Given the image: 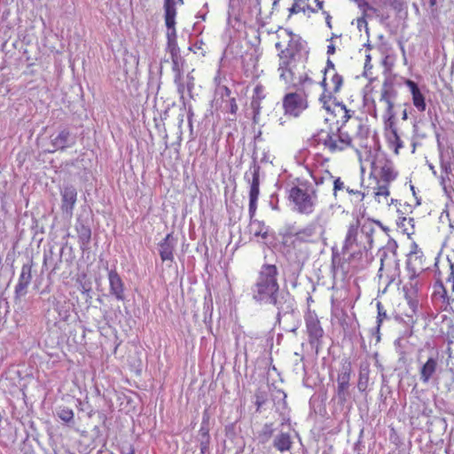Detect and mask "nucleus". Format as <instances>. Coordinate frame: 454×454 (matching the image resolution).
<instances>
[{
    "mask_svg": "<svg viewBox=\"0 0 454 454\" xmlns=\"http://www.w3.org/2000/svg\"><path fill=\"white\" fill-rule=\"evenodd\" d=\"M378 227H381L379 221L372 218L356 219L348 225L344 239L342 251L348 255L349 263L362 266L368 261L369 251L373 246V236Z\"/></svg>",
    "mask_w": 454,
    "mask_h": 454,
    "instance_id": "obj_1",
    "label": "nucleus"
},
{
    "mask_svg": "<svg viewBox=\"0 0 454 454\" xmlns=\"http://www.w3.org/2000/svg\"><path fill=\"white\" fill-rule=\"evenodd\" d=\"M275 48L278 51L279 80L284 83L295 82V59L300 54L302 44L291 31L282 28L277 31Z\"/></svg>",
    "mask_w": 454,
    "mask_h": 454,
    "instance_id": "obj_2",
    "label": "nucleus"
},
{
    "mask_svg": "<svg viewBox=\"0 0 454 454\" xmlns=\"http://www.w3.org/2000/svg\"><path fill=\"white\" fill-rule=\"evenodd\" d=\"M278 270L274 264H263L253 286V299L258 302L269 301L278 309V315L292 309L293 303L278 299Z\"/></svg>",
    "mask_w": 454,
    "mask_h": 454,
    "instance_id": "obj_3",
    "label": "nucleus"
},
{
    "mask_svg": "<svg viewBox=\"0 0 454 454\" xmlns=\"http://www.w3.org/2000/svg\"><path fill=\"white\" fill-rule=\"evenodd\" d=\"M397 176L398 172L392 160L384 155L375 156L371 163L369 180H372L376 184L372 187V195L378 203H388L389 184L395 180Z\"/></svg>",
    "mask_w": 454,
    "mask_h": 454,
    "instance_id": "obj_4",
    "label": "nucleus"
},
{
    "mask_svg": "<svg viewBox=\"0 0 454 454\" xmlns=\"http://www.w3.org/2000/svg\"><path fill=\"white\" fill-rule=\"evenodd\" d=\"M324 234L323 226L317 221L309 223L295 232H287L283 237V245L288 253H294L295 257L308 255L306 245L316 244Z\"/></svg>",
    "mask_w": 454,
    "mask_h": 454,
    "instance_id": "obj_5",
    "label": "nucleus"
},
{
    "mask_svg": "<svg viewBox=\"0 0 454 454\" xmlns=\"http://www.w3.org/2000/svg\"><path fill=\"white\" fill-rule=\"evenodd\" d=\"M312 145L322 146L330 154H339L353 148V139L341 127L335 130L321 129L312 137Z\"/></svg>",
    "mask_w": 454,
    "mask_h": 454,
    "instance_id": "obj_6",
    "label": "nucleus"
},
{
    "mask_svg": "<svg viewBox=\"0 0 454 454\" xmlns=\"http://www.w3.org/2000/svg\"><path fill=\"white\" fill-rule=\"evenodd\" d=\"M323 74L322 80L318 82L322 87V93L319 96V102L326 111L331 108V104L335 101L344 84L343 76L337 71L335 65L331 59H327L325 67L320 69Z\"/></svg>",
    "mask_w": 454,
    "mask_h": 454,
    "instance_id": "obj_7",
    "label": "nucleus"
},
{
    "mask_svg": "<svg viewBox=\"0 0 454 454\" xmlns=\"http://www.w3.org/2000/svg\"><path fill=\"white\" fill-rule=\"evenodd\" d=\"M317 199V192L306 184L292 186L287 193V200L293 205V209L306 215L314 212Z\"/></svg>",
    "mask_w": 454,
    "mask_h": 454,
    "instance_id": "obj_8",
    "label": "nucleus"
},
{
    "mask_svg": "<svg viewBox=\"0 0 454 454\" xmlns=\"http://www.w3.org/2000/svg\"><path fill=\"white\" fill-rule=\"evenodd\" d=\"M435 266V278L434 295L438 296L446 305H450L454 299L450 298L444 287L443 282L451 284V291L454 292V265L450 260L438 261Z\"/></svg>",
    "mask_w": 454,
    "mask_h": 454,
    "instance_id": "obj_9",
    "label": "nucleus"
},
{
    "mask_svg": "<svg viewBox=\"0 0 454 454\" xmlns=\"http://www.w3.org/2000/svg\"><path fill=\"white\" fill-rule=\"evenodd\" d=\"M282 107L286 115L297 118L309 107L307 95L299 91L288 92L282 98Z\"/></svg>",
    "mask_w": 454,
    "mask_h": 454,
    "instance_id": "obj_10",
    "label": "nucleus"
},
{
    "mask_svg": "<svg viewBox=\"0 0 454 454\" xmlns=\"http://www.w3.org/2000/svg\"><path fill=\"white\" fill-rule=\"evenodd\" d=\"M419 302V300H412L403 297L394 309L395 317L408 325H414L418 320Z\"/></svg>",
    "mask_w": 454,
    "mask_h": 454,
    "instance_id": "obj_11",
    "label": "nucleus"
},
{
    "mask_svg": "<svg viewBox=\"0 0 454 454\" xmlns=\"http://www.w3.org/2000/svg\"><path fill=\"white\" fill-rule=\"evenodd\" d=\"M304 320L309 343L311 346L318 347L322 343L325 332L317 313L314 310L309 309L304 316Z\"/></svg>",
    "mask_w": 454,
    "mask_h": 454,
    "instance_id": "obj_12",
    "label": "nucleus"
},
{
    "mask_svg": "<svg viewBox=\"0 0 454 454\" xmlns=\"http://www.w3.org/2000/svg\"><path fill=\"white\" fill-rule=\"evenodd\" d=\"M333 106H331V108L328 112H332L334 116L337 118L336 122L340 124V127L342 128L348 121L352 120L356 122H357V125L360 129V131H365V133L368 132V129L364 127L362 125V121L356 117H354L355 112L352 110H349L346 107V106L342 103H335L334 101L332 102Z\"/></svg>",
    "mask_w": 454,
    "mask_h": 454,
    "instance_id": "obj_13",
    "label": "nucleus"
},
{
    "mask_svg": "<svg viewBox=\"0 0 454 454\" xmlns=\"http://www.w3.org/2000/svg\"><path fill=\"white\" fill-rule=\"evenodd\" d=\"M424 262L425 257L421 249L415 242H413L411 245L406 263L408 274H416L419 276V274L426 270Z\"/></svg>",
    "mask_w": 454,
    "mask_h": 454,
    "instance_id": "obj_14",
    "label": "nucleus"
},
{
    "mask_svg": "<svg viewBox=\"0 0 454 454\" xmlns=\"http://www.w3.org/2000/svg\"><path fill=\"white\" fill-rule=\"evenodd\" d=\"M380 101H383L386 104V111L382 116L384 132L397 130L395 113L394 111V103L390 98L388 90H384L381 92Z\"/></svg>",
    "mask_w": 454,
    "mask_h": 454,
    "instance_id": "obj_15",
    "label": "nucleus"
},
{
    "mask_svg": "<svg viewBox=\"0 0 454 454\" xmlns=\"http://www.w3.org/2000/svg\"><path fill=\"white\" fill-rule=\"evenodd\" d=\"M419 275L409 274L408 280L403 286V297L412 300H419L418 294L422 282Z\"/></svg>",
    "mask_w": 454,
    "mask_h": 454,
    "instance_id": "obj_16",
    "label": "nucleus"
},
{
    "mask_svg": "<svg viewBox=\"0 0 454 454\" xmlns=\"http://www.w3.org/2000/svg\"><path fill=\"white\" fill-rule=\"evenodd\" d=\"M61 198L62 211L71 215L77 200V192L75 188L73 186L65 187L61 192Z\"/></svg>",
    "mask_w": 454,
    "mask_h": 454,
    "instance_id": "obj_17",
    "label": "nucleus"
},
{
    "mask_svg": "<svg viewBox=\"0 0 454 454\" xmlns=\"http://www.w3.org/2000/svg\"><path fill=\"white\" fill-rule=\"evenodd\" d=\"M110 293L114 295L118 301L124 300V284L116 270H110L108 273Z\"/></svg>",
    "mask_w": 454,
    "mask_h": 454,
    "instance_id": "obj_18",
    "label": "nucleus"
},
{
    "mask_svg": "<svg viewBox=\"0 0 454 454\" xmlns=\"http://www.w3.org/2000/svg\"><path fill=\"white\" fill-rule=\"evenodd\" d=\"M405 85L411 90L413 106L419 112H425L427 108L425 96L421 93L418 84L415 82L408 79L405 81Z\"/></svg>",
    "mask_w": 454,
    "mask_h": 454,
    "instance_id": "obj_19",
    "label": "nucleus"
},
{
    "mask_svg": "<svg viewBox=\"0 0 454 454\" xmlns=\"http://www.w3.org/2000/svg\"><path fill=\"white\" fill-rule=\"evenodd\" d=\"M70 131L67 129L60 130L55 137H51V144L52 149L48 150V153H53L57 151H64L68 146V141L70 137Z\"/></svg>",
    "mask_w": 454,
    "mask_h": 454,
    "instance_id": "obj_20",
    "label": "nucleus"
},
{
    "mask_svg": "<svg viewBox=\"0 0 454 454\" xmlns=\"http://www.w3.org/2000/svg\"><path fill=\"white\" fill-rule=\"evenodd\" d=\"M267 92L265 87L258 83L253 92L252 99H251V107L254 112V119H255L256 115L260 114L262 106V101L266 98Z\"/></svg>",
    "mask_w": 454,
    "mask_h": 454,
    "instance_id": "obj_21",
    "label": "nucleus"
},
{
    "mask_svg": "<svg viewBox=\"0 0 454 454\" xmlns=\"http://www.w3.org/2000/svg\"><path fill=\"white\" fill-rule=\"evenodd\" d=\"M171 239H173V235H172V233H168L166 235L164 239L161 242H160V244H159L160 256L163 262H165V261L172 262L174 260L175 246L171 242Z\"/></svg>",
    "mask_w": 454,
    "mask_h": 454,
    "instance_id": "obj_22",
    "label": "nucleus"
},
{
    "mask_svg": "<svg viewBox=\"0 0 454 454\" xmlns=\"http://www.w3.org/2000/svg\"><path fill=\"white\" fill-rule=\"evenodd\" d=\"M163 8H164V20L166 27H173L174 19H176L177 12H176V4L179 3L183 4V0H163Z\"/></svg>",
    "mask_w": 454,
    "mask_h": 454,
    "instance_id": "obj_23",
    "label": "nucleus"
},
{
    "mask_svg": "<svg viewBox=\"0 0 454 454\" xmlns=\"http://www.w3.org/2000/svg\"><path fill=\"white\" fill-rule=\"evenodd\" d=\"M438 366V361L435 357H428L427 362L421 366L419 370L420 380L423 383H427L433 375L435 373Z\"/></svg>",
    "mask_w": 454,
    "mask_h": 454,
    "instance_id": "obj_24",
    "label": "nucleus"
},
{
    "mask_svg": "<svg viewBox=\"0 0 454 454\" xmlns=\"http://www.w3.org/2000/svg\"><path fill=\"white\" fill-rule=\"evenodd\" d=\"M31 267L28 265H23L18 284L15 287V293L18 294H25L27 293V286L31 282Z\"/></svg>",
    "mask_w": 454,
    "mask_h": 454,
    "instance_id": "obj_25",
    "label": "nucleus"
},
{
    "mask_svg": "<svg viewBox=\"0 0 454 454\" xmlns=\"http://www.w3.org/2000/svg\"><path fill=\"white\" fill-rule=\"evenodd\" d=\"M80 248L84 251L89 248L91 240V230L84 223H78L75 226Z\"/></svg>",
    "mask_w": 454,
    "mask_h": 454,
    "instance_id": "obj_26",
    "label": "nucleus"
},
{
    "mask_svg": "<svg viewBox=\"0 0 454 454\" xmlns=\"http://www.w3.org/2000/svg\"><path fill=\"white\" fill-rule=\"evenodd\" d=\"M352 374V364L349 359L342 360L340 364V371L337 375V385H350Z\"/></svg>",
    "mask_w": 454,
    "mask_h": 454,
    "instance_id": "obj_27",
    "label": "nucleus"
},
{
    "mask_svg": "<svg viewBox=\"0 0 454 454\" xmlns=\"http://www.w3.org/2000/svg\"><path fill=\"white\" fill-rule=\"evenodd\" d=\"M176 19H174L173 27H167V28H168V33H167L168 46L171 59H175V58L176 59V57H180L179 48L176 43Z\"/></svg>",
    "mask_w": 454,
    "mask_h": 454,
    "instance_id": "obj_28",
    "label": "nucleus"
},
{
    "mask_svg": "<svg viewBox=\"0 0 454 454\" xmlns=\"http://www.w3.org/2000/svg\"><path fill=\"white\" fill-rule=\"evenodd\" d=\"M313 73L311 70H308L302 74H300L298 76L295 74V82L294 83H285L288 88L292 87H300L305 88L306 86L312 85L315 83H318L313 79Z\"/></svg>",
    "mask_w": 454,
    "mask_h": 454,
    "instance_id": "obj_29",
    "label": "nucleus"
},
{
    "mask_svg": "<svg viewBox=\"0 0 454 454\" xmlns=\"http://www.w3.org/2000/svg\"><path fill=\"white\" fill-rule=\"evenodd\" d=\"M384 137L388 148L392 149L395 154H398L400 149L403 147V143L398 135V131L384 132Z\"/></svg>",
    "mask_w": 454,
    "mask_h": 454,
    "instance_id": "obj_30",
    "label": "nucleus"
},
{
    "mask_svg": "<svg viewBox=\"0 0 454 454\" xmlns=\"http://www.w3.org/2000/svg\"><path fill=\"white\" fill-rule=\"evenodd\" d=\"M250 231L256 238L267 239L269 228L262 221L250 220Z\"/></svg>",
    "mask_w": 454,
    "mask_h": 454,
    "instance_id": "obj_31",
    "label": "nucleus"
},
{
    "mask_svg": "<svg viewBox=\"0 0 454 454\" xmlns=\"http://www.w3.org/2000/svg\"><path fill=\"white\" fill-rule=\"evenodd\" d=\"M293 442L288 433H281L274 440V447L280 452L289 450Z\"/></svg>",
    "mask_w": 454,
    "mask_h": 454,
    "instance_id": "obj_32",
    "label": "nucleus"
},
{
    "mask_svg": "<svg viewBox=\"0 0 454 454\" xmlns=\"http://www.w3.org/2000/svg\"><path fill=\"white\" fill-rule=\"evenodd\" d=\"M372 187L370 186H367L364 192L351 188L350 186L346 188V192L350 196L351 202L356 204L362 203L366 195L372 194Z\"/></svg>",
    "mask_w": 454,
    "mask_h": 454,
    "instance_id": "obj_33",
    "label": "nucleus"
},
{
    "mask_svg": "<svg viewBox=\"0 0 454 454\" xmlns=\"http://www.w3.org/2000/svg\"><path fill=\"white\" fill-rule=\"evenodd\" d=\"M260 194V168H254L249 190V199L258 200Z\"/></svg>",
    "mask_w": 454,
    "mask_h": 454,
    "instance_id": "obj_34",
    "label": "nucleus"
},
{
    "mask_svg": "<svg viewBox=\"0 0 454 454\" xmlns=\"http://www.w3.org/2000/svg\"><path fill=\"white\" fill-rule=\"evenodd\" d=\"M349 387L350 385H337L335 398L338 404L341 407L345 405L350 397Z\"/></svg>",
    "mask_w": 454,
    "mask_h": 454,
    "instance_id": "obj_35",
    "label": "nucleus"
},
{
    "mask_svg": "<svg viewBox=\"0 0 454 454\" xmlns=\"http://www.w3.org/2000/svg\"><path fill=\"white\" fill-rule=\"evenodd\" d=\"M452 168L449 161L441 163V184L446 185L451 182Z\"/></svg>",
    "mask_w": 454,
    "mask_h": 454,
    "instance_id": "obj_36",
    "label": "nucleus"
},
{
    "mask_svg": "<svg viewBox=\"0 0 454 454\" xmlns=\"http://www.w3.org/2000/svg\"><path fill=\"white\" fill-rule=\"evenodd\" d=\"M180 57H176V59H171L172 60V69L176 73L175 77V82L177 84L178 91L183 93L184 90V84L181 82L182 72L179 67Z\"/></svg>",
    "mask_w": 454,
    "mask_h": 454,
    "instance_id": "obj_37",
    "label": "nucleus"
},
{
    "mask_svg": "<svg viewBox=\"0 0 454 454\" xmlns=\"http://www.w3.org/2000/svg\"><path fill=\"white\" fill-rule=\"evenodd\" d=\"M333 178V195L334 198L338 197V193L342 191H346L348 185H346L344 181L340 176H332Z\"/></svg>",
    "mask_w": 454,
    "mask_h": 454,
    "instance_id": "obj_38",
    "label": "nucleus"
},
{
    "mask_svg": "<svg viewBox=\"0 0 454 454\" xmlns=\"http://www.w3.org/2000/svg\"><path fill=\"white\" fill-rule=\"evenodd\" d=\"M58 416L62 421L69 423L74 419V414L72 409L63 407L58 411Z\"/></svg>",
    "mask_w": 454,
    "mask_h": 454,
    "instance_id": "obj_39",
    "label": "nucleus"
},
{
    "mask_svg": "<svg viewBox=\"0 0 454 454\" xmlns=\"http://www.w3.org/2000/svg\"><path fill=\"white\" fill-rule=\"evenodd\" d=\"M378 315H377V332H380L383 320L387 317L386 310L384 309L381 303L379 301L377 303Z\"/></svg>",
    "mask_w": 454,
    "mask_h": 454,
    "instance_id": "obj_40",
    "label": "nucleus"
},
{
    "mask_svg": "<svg viewBox=\"0 0 454 454\" xmlns=\"http://www.w3.org/2000/svg\"><path fill=\"white\" fill-rule=\"evenodd\" d=\"M384 6H389L398 12L402 11L404 5L403 0H381Z\"/></svg>",
    "mask_w": 454,
    "mask_h": 454,
    "instance_id": "obj_41",
    "label": "nucleus"
},
{
    "mask_svg": "<svg viewBox=\"0 0 454 454\" xmlns=\"http://www.w3.org/2000/svg\"><path fill=\"white\" fill-rule=\"evenodd\" d=\"M314 5H311L310 3L308 4V9H309L312 12H317L319 11L324 10V1L321 0H312Z\"/></svg>",
    "mask_w": 454,
    "mask_h": 454,
    "instance_id": "obj_42",
    "label": "nucleus"
},
{
    "mask_svg": "<svg viewBox=\"0 0 454 454\" xmlns=\"http://www.w3.org/2000/svg\"><path fill=\"white\" fill-rule=\"evenodd\" d=\"M411 222H413V218L411 217H404V216H399L398 219L396 220V223L399 227L403 228V231L405 232H409V229L406 227V223H408L409 224L411 223Z\"/></svg>",
    "mask_w": 454,
    "mask_h": 454,
    "instance_id": "obj_43",
    "label": "nucleus"
},
{
    "mask_svg": "<svg viewBox=\"0 0 454 454\" xmlns=\"http://www.w3.org/2000/svg\"><path fill=\"white\" fill-rule=\"evenodd\" d=\"M257 200H258L249 199L248 212H249L250 220H253L255 216V213H256V209H257Z\"/></svg>",
    "mask_w": 454,
    "mask_h": 454,
    "instance_id": "obj_44",
    "label": "nucleus"
},
{
    "mask_svg": "<svg viewBox=\"0 0 454 454\" xmlns=\"http://www.w3.org/2000/svg\"><path fill=\"white\" fill-rule=\"evenodd\" d=\"M255 405L257 411H260L261 407L265 403L266 398L263 395H261L260 393L255 394Z\"/></svg>",
    "mask_w": 454,
    "mask_h": 454,
    "instance_id": "obj_45",
    "label": "nucleus"
},
{
    "mask_svg": "<svg viewBox=\"0 0 454 454\" xmlns=\"http://www.w3.org/2000/svg\"><path fill=\"white\" fill-rule=\"evenodd\" d=\"M367 383H368V378L366 377L365 379H364L360 375L358 382H357L358 390L361 391V392L365 391V389L367 387Z\"/></svg>",
    "mask_w": 454,
    "mask_h": 454,
    "instance_id": "obj_46",
    "label": "nucleus"
},
{
    "mask_svg": "<svg viewBox=\"0 0 454 454\" xmlns=\"http://www.w3.org/2000/svg\"><path fill=\"white\" fill-rule=\"evenodd\" d=\"M209 443H210V439L205 438V439L200 440V448L201 454H205L208 450Z\"/></svg>",
    "mask_w": 454,
    "mask_h": 454,
    "instance_id": "obj_47",
    "label": "nucleus"
},
{
    "mask_svg": "<svg viewBox=\"0 0 454 454\" xmlns=\"http://www.w3.org/2000/svg\"><path fill=\"white\" fill-rule=\"evenodd\" d=\"M200 434L201 436V439H210L209 430L207 427H201L200 429Z\"/></svg>",
    "mask_w": 454,
    "mask_h": 454,
    "instance_id": "obj_48",
    "label": "nucleus"
},
{
    "mask_svg": "<svg viewBox=\"0 0 454 454\" xmlns=\"http://www.w3.org/2000/svg\"><path fill=\"white\" fill-rule=\"evenodd\" d=\"M322 12H323V14L325 16V23H326L327 27L329 28H332L333 27V25H332V16L326 11H323Z\"/></svg>",
    "mask_w": 454,
    "mask_h": 454,
    "instance_id": "obj_49",
    "label": "nucleus"
},
{
    "mask_svg": "<svg viewBox=\"0 0 454 454\" xmlns=\"http://www.w3.org/2000/svg\"><path fill=\"white\" fill-rule=\"evenodd\" d=\"M230 103H231V109H230V112L231 114H236L237 111H238V105L236 103V99L234 98H232L231 100H230Z\"/></svg>",
    "mask_w": 454,
    "mask_h": 454,
    "instance_id": "obj_50",
    "label": "nucleus"
},
{
    "mask_svg": "<svg viewBox=\"0 0 454 454\" xmlns=\"http://www.w3.org/2000/svg\"><path fill=\"white\" fill-rule=\"evenodd\" d=\"M359 6L364 9V12L367 10L372 11L374 12H376V10L373 7H372L367 2H363L361 4H359Z\"/></svg>",
    "mask_w": 454,
    "mask_h": 454,
    "instance_id": "obj_51",
    "label": "nucleus"
},
{
    "mask_svg": "<svg viewBox=\"0 0 454 454\" xmlns=\"http://www.w3.org/2000/svg\"><path fill=\"white\" fill-rule=\"evenodd\" d=\"M335 53V46L333 43H330L328 46H327V54L329 55H333Z\"/></svg>",
    "mask_w": 454,
    "mask_h": 454,
    "instance_id": "obj_52",
    "label": "nucleus"
},
{
    "mask_svg": "<svg viewBox=\"0 0 454 454\" xmlns=\"http://www.w3.org/2000/svg\"><path fill=\"white\" fill-rule=\"evenodd\" d=\"M372 68V63H364V74H367L368 72L371 71V69Z\"/></svg>",
    "mask_w": 454,
    "mask_h": 454,
    "instance_id": "obj_53",
    "label": "nucleus"
},
{
    "mask_svg": "<svg viewBox=\"0 0 454 454\" xmlns=\"http://www.w3.org/2000/svg\"><path fill=\"white\" fill-rule=\"evenodd\" d=\"M297 4H294L290 9H289V12H290V14H294V13H297L298 12V10H297Z\"/></svg>",
    "mask_w": 454,
    "mask_h": 454,
    "instance_id": "obj_54",
    "label": "nucleus"
},
{
    "mask_svg": "<svg viewBox=\"0 0 454 454\" xmlns=\"http://www.w3.org/2000/svg\"><path fill=\"white\" fill-rule=\"evenodd\" d=\"M383 271H384V262H383V259L381 258V264H380V267L379 269V272H380V278L383 276Z\"/></svg>",
    "mask_w": 454,
    "mask_h": 454,
    "instance_id": "obj_55",
    "label": "nucleus"
},
{
    "mask_svg": "<svg viewBox=\"0 0 454 454\" xmlns=\"http://www.w3.org/2000/svg\"><path fill=\"white\" fill-rule=\"evenodd\" d=\"M364 48H365V52H370L372 50V45L370 44V43H365L364 45Z\"/></svg>",
    "mask_w": 454,
    "mask_h": 454,
    "instance_id": "obj_56",
    "label": "nucleus"
},
{
    "mask_svg": "<svg viewBox=\"0 0 454 454\" xmlns=\"http://www.w3.org/2000/svg\"><path fill=\"white\" fill-rule=\"evenodd\" d=\"M372 61V56L370 52L365 53V62L364 63H371Z\"/></svg>",
    "mask_w": 454,
    "mask_h": 454,
    "instance_id": "obj_57",
    "label": "nucleus"
},
{
    "mask_svg": "<svg viewBox=\"0 0 454 454\" xmlns=\"http://www.w3.org/2000/svg\"><path fill=\"white\" fill-rule=\"evenodd\" d=\"M402 119L404 121L408 119V114L406 110L403 111Z\"/></svg>",
    "mask_w": 454,
    "mask_h": 454,
    "instance_id": "obj_58",
    "label": "nucleus"
},
{
    "mask_svg": "<svg viewBox=\"0 0 454 454\" xmlns=\"http://www.w3.org/2000/svg\"><path fill=\"white\" fill-rule=\"evenodd\" d=\"M437 0H429V4L431 7H434L436 5Z\"/></svg>",
    "mask_w": 454,
    "mask_h": 454,
    "instance_id": "obj_59",
    "label": "nucleus"
},
{
    "mask_svg": "<svg viewBox=\"0 0 454 454\" xmlns=\"http://www.w3.org/2000/svg\"><path fill=\"white\" fill-rule=\"evenodd\" d=\"M360 23H364L365 25H367V22H366L364 18H362V19L358 20V24H360Z\"/></svg>",
    "mask_w": 454,
    "mask_h": 454,
    "instance_id": "obj_60",
    "label": "nucleus"
},
{
    "mask_svg": "<svg viewBox=\"0 0 454 454\" xmlns=\"http://www.w3.org/2000/svg\"><path fill=\"white\" fill-rule=\"evenodd\" d=\"M129 454H135V450H134V448H131V449H130V450H129Z\"/></svg>",
    "mask_w": 454,
    "mask_h": 454,
    "instance_id": "obj_61",
    "label": "nucleus"
},
{
    "mask_svg": "<svg viewBox=\"0 0 454 454\" xmlns=\"http://www.w3.org/2000/svg\"><path fill=\"white\" fill-rule=\"evenodd\" d=\"M280 0H274L273 1V5H276Z\"/></svg>",
    "mask_w": 454,
    "mask_h": 454,
    "instance_id": "obj_62",
    "label": "nucleus"
}]
</instances>
